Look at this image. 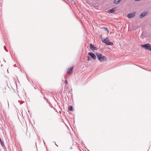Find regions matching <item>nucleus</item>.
Here are the masks:
<instances>
[{
  "instance_id": "nucleus-1",
  "label": "nucleus",
  "mask_w": 151,
  "mask_h": 151,
  "mask_svg": "<svg viewBox=\"0 0 151 151\" xmlns=\"http://www.w3.org/2000/svg\"><path fill=\"white\" fill-rule=\"evenodd\" d=\"M96 55L99 61L100 62L106 61V58L105 57L103 56L101 54L96 53Z\"/></svg>"
},
{
  "instance_id": "nucleus-2",
  "label": "nucleus",
  "mask_w": 151,
  "mask_h": 151,
  "mask_svg": "<svg viewBox=\"0 0 151 151\" xmlns=\"http://www.w3.org/2000/svg\"><path fill=\"white\" fill-rule=\"evenodd\" d=\"M102 42L107 45H112L113 43L109 41L107 38H106L102 40Z\"/></svg>"
},
{
  "instance_id": "nucleus-3",
  "label": "nucleus",
  "mask_w": 151,
  "mask_h": 151,
  "mask_svg": "<svg viewBox=\"0 0 151 151\" xmlns=\"http://www.w3.org/2000/svg\"><path fill=\"white\" fill-rule=\"evenodd\" d=\"M141 46L142 47H144L145 50H149L150 47V46L148 44L141 45Z\"/></svg>"
},
{
  "instance_id": "nucleus-4",
  "label": "nucleus",
  "mask_w": 151,
  "mask_h": 151,
  "mask_svg": "<svg viewBox=\"0 0 151 151\" xmlns=\"http://www.w3.org/2000/svg\"><path fill=\"white\" fill-rule=\"evenodd\" d=\"M73 69V67H71L70 68L68 69L67 71V73L68 75H71L72 74V70Z\"/></svg>"
},
{
  "instance_id": "nucleus-5",
  "label": "nucleus",
  "mask_w": 151,
  "mask_h": 151,
  "mask_svg": "<svg viewBox=\"0 0 151 151\" xmlns=\"http://www.w3.org/2000/svg\"><path fill=\"white\" fill-rule=\"evenodd\" d=\"M135 13L134 12H133V13L129 14L127 15V17L129 18H132L135 15Z\"/></svg>"
},
{
  "instance_id": "nucleus-6",
  "label": "nucleus",
  "mask_w": 151,
  "mask_h": 151,
  "mask_svg": "<svg viewBox=\"0 0 151 151\" xmlns=\"http://www.w3.org/2000/svg\"><path fill=\"white\" fill-rule=\"evenodd\" d=\"M147 14V13L146 12H144L142 13H141L139 15V18H142L145 16Z\"/></svg>"
},
{
  "instance_id": "nucleus-7",
  "label": "nucleus",
  "mask_w": 151,
  "mask_h": 151,
  "mask_svg": "<svg viewBox=\"0 0 151 151\" xmlns=\"http://www.w3.org/2000/svg\"><path fill=\"white\" fill-rule=\"evenodd\" d=\"M88 54L94 60H95L96 59V56L93 53L89 52L88 53Z\"/></svg>"
},
{
  "instance_id": "nucleus-8",
  "label": "nucleus",
  "mask_w": 151,
  "mask_h": 151,
  "mask_svg": "<svg viewBox=\"0 0 151 151\" xmlns=\"http://www.w3.org/2000/svg\"><path fill=\"white\" fill-rule=\"evenodd\" d=\"M116 9V8L114 7L111 9H109L108 10V12L110 13H113L114 12Z\"/></svg>"
},
{
  "instance_id": "nucleus-9",
  "label": "nucleus",
  "mask_w": 151,
  "mask_h": 151,
  "mask_svg": "<svg viewBox=\"0 0 151 151\" xmlns=\"http://www.w3.org/2000/svg\"><path fill=\"white\" fill-rule=\"evenodd\" d=\"M90 48L92 50H94L96 48V47H94L93 45L90 44Z\"/></svg>"
},
{
  "instance_id": "nucleus-10",
  "label": "nucleus",
  "mask_w": 151,
  "mask_h": 151,
  "mask_svg": "<svg viewBox=\"0 0 151 151\" xmlns=\"http://www.w3.org/2000/svg\"><path fill=\"white\" fill-rule=\"evenodd\" d=\"M121 0H114L113 3L116 4L119 3Z\"/></svg>"
},
{
  "instance_id": "nucleus-11",
  "label": "nucleus",
  "mask_w": 151,
  "mask_h": 151,
  "mask_svg": "<svg viewBox=\"0 0 151 151\" xmlns=\"http://www.w3.org/2000/svg\"><path fill=\"white\" fill-rule=\"evenodd\" d=\"M73 107L72 106H70L68 108V110L70 111H72V109Z\"/></svg>"
},
{
  "instance_id": "nucleus-12",
  "label": "nucleus",
  "mask_w": 151,
  "mask_h": 151,
  "mask_svg": "<svg viewBox=\"0 0 151 151\" xmlns=\"http://www.w3.org/2000/svg\"><path fill=\"white\" fill-rule=\"evenodd\" d=\"M0 142L1 143V146L3 147H4V143L1 140V141H0Z\"/></svg>"
},
{
  "instance_id": "nucleus-13",
  "label": "nucleus",
  "mask_w": 151,
  "mask_h": 151,
  "mask_svg": "<svg viewBox=\"0 0 151 151\" xmlns=\"http://www.w3.org/2000/svg\"><path fill=\"white\" fill-rule=\"evenodd\" d=\"M104 29L106 31H107L109 32L108 29L106 27H104Z\"/></svg>"
},
{
  "instance_id": "nucleus-14",
  "label": "nucleus",
  "mask_w": 151,
  "mask_h": 151,
  "mask_svg": "<svg viewBox=\"0 0 151 151\" xmlns=\"http://www.w3.org/2000/svg\"><path fill=\"white\" fill-rule=\"evenodd\" d=\"M65 83L66 84H68V82L66 80H65Z\"/></svg>"
},
{
  "instance_id": "nucleus-15",
  "label": "nucleus",
  "mask_w": 151,
  "mask_h": 151,
  "mask_svg": "<svg viewBox=\"0 0 151 151\" xmlns=\"http://www.w3.org/2000/svg\"><path fill=\"white\" fill-rule=\"evenodd\" d=\"M141 0H135V1H140Z\"/></svg>"
},
{
  "instance_id": "nucleus-16",
  "label": "nucleus",
  "mask_w": 151,
  "mask_h": 151,
  "mask_svg": "<svg viewBox=\"0 0 151 151\" xmlns=\"http://www.w3.org/2000/svg\"><path fill=\"white\" fill-rule=\"evenodd\" d=\"M150 51H151V47H150Z\"/></svg>"
}]
</instances>
